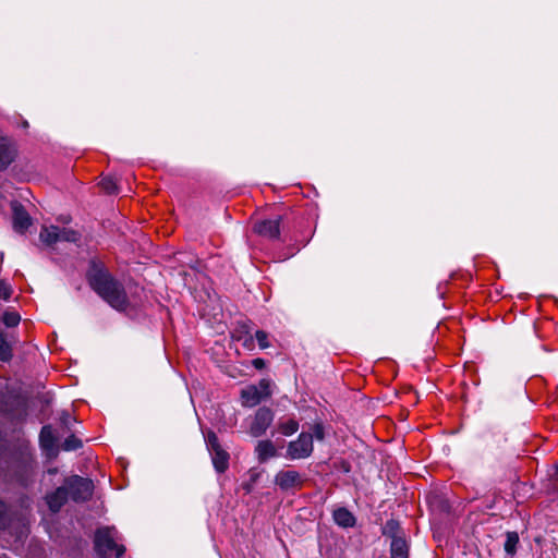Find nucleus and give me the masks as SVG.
<instances>
[{
    "mask_svg": "<svg viewBox=\"0 0 558 558\" xmlns=\"http://www.w3.org/2000/svg\"><path fill=\"white\" fill-rule=\"evenodd\" d=\"M11 514L9 507L0 501V530H4L10 525Z\"/></svg>",
    "mask_w": 558,
    "mask_h": 558,
    "instance_id": "24",
    "label": "nucleus"
},
{
    "mask_svg": "<svg viewBox=\"0 0 558 558\" xmlns=\"http://www.w3.org/2000/svg\"><path fill=\"white\" fill-rule=\"evenodd\" d=\"M519 544V535L517 532H507L506 533V542H505V550L509 555H514L517 551V546Z\"/></svg>",
    "mask_w": 558,
    "mask_h": 558,
    "instance_id": "22",
    "label": "nucleus"
},
{
    "mask_svg": "<svg viewBox=\"0 0 558 558\" xmlns=\"http://www.w3.org/2000/svg\"><path fill=\"white\" fill-rule=\"evenodd\" d=\"M253 229L263 238L277 240L280 235V218L258 220L254 223Z\"/></svg>",
    "mask_w": 558,
    "mask_h": 558,
    "instance_id": "8",
    "label": "nucleus"
},
{
    "mask_svg": "<svg viewBox=\"0 0 558 558\" xmlns=\"http://www.w3.org/2000/svg\"><path fill=\"white\" fill-rule=\"evenodd\" d=\"M11 210L14 229L21 232L25 231L32 225V219L25 207L20 202L13 201Z\"/></svg>",
    "mask_w": 558,
    "mask_h": 558,
    "instance_id": "9",
    "label": "nucleus"
},
{
    "mask_svg": "<svg viewBox=\"0 0 558 558\" xmlns=\"http://www.w3.org/2000/svg\"><path fill=\"white\" fill-rule=\"evenodd\" d=\"M116 529L109 526L101 527L96 531L94 539L95 550L102 558H106L112 551L116 553V558L123 557L125 547L116 543Z\"/></svg>",
    "mask_w": 558,
    "mask_h": 558,
    "instance_id": "2",
    "label": "nucleus"
},
{
    "mask_svg": "<svg viewBox=\"0 0 558 558\" xmlns=\"http://www.w3.org/2000/svg\"><path fill=\"white\" fill-rule=\"evenodd\" d=\"M313 435L303 432L299 435L298 439L288 444L286 458L290 460L306 459L313 453Z\"/></svg>",
    "mask_w": 558,
    "mask_h": 558,
    "instance_id": "5",
    "label": "nucleus"
},
{
    "mask_svg": "<svg viewBox=\"0 0 558 558\" xmlns=\"http://www.w3.org/2000/svg\"><path fill=\"white\" fill-rule=\"evenodd\" d=\"M241 399L242 404L246 408H253L264 400L262 393H259V388L253 385L242 389Z\"/></svg>",
    "mask_w": 558,
    "mask_h": 558,
    "instance_id": "13",
    "label": "nucleus"
},
{
    "mask_svg": "<svg viewBox=\"0 0 558 558\" xmlns=\"http://www.w3.org/2000/svg\"><path fill=\"white\" fill-rule=\"evenodd\" d=\"M12 294V289L9 284H7L4 281L0 280V298L3 300H9Z\"/></svg>",
    "mask_w": 558,
    "mask_h": 558,
    "instance_id": "29",
    "label": "nucleus"
},
{
    "mask_svg": "<svg viewBox=\"0 0 558 558\" xmlns=\"http://www.w3.org/2000/svg\"><path fill=\"white\" fill-rule=\"evenodd\" d=\"M259 393H262L263 399H267L271 396L270 381L268 379H260L258 383Z\"/></svg>",
    "mask_w": 558,
    "mask_h": 558,
    "instance_id": "27",
    "label": "nucleus"
},
{
    "mask_svg": "<svg viewBox=\"0 0 558 558\" xmlns=\"http://www.w3.org/2000/svg\"><path fill=\"white\" fill-rule=\"evenodd\" d=\"M383 534L391 537V541L396 538H404L399 522L392 519L388 520L384 525Z\"/></svg>",
    "mask_w": 558,
    "mask_h": 558,
    "instance_id": "19",
    "label": "nucleus"
},
{
    "mask_svg": "<svg viewBox=\"0 0 558 558\" xmlns=\"http://www.w3.org/2000/svg\"><path fill=\"white\" fill-rule=\"evenodd\" d=\"M69 494L64 484L47 496V504L52 512H58L66 502Z\"/></svg>",
    "mask_w": 558,
    "mask_h": 558,
    "instance_id": "12",
    "label": "nucleus"
},
{
    "mask_svg": "<svg viewBox=\"0 0 558 558\" xmlns=\"http://www.w3.org/2000/svg\"><path fill=\"white\" fill-rule=\"evenodd\" d=\"M255 454L259 463H265L271 458L278 456L276 445L270 439L259 440L255 446Z\"/></svg>",
    "mask_w": 558,
    "mask_h": 558,
    "instance_id": "10",
    "label": "nucleus"
},
{
    "mask_svg": "<svg viewBox=\"0 0 558 558\" xmlns=\"http://www.w3.org/2000/svg\"><path fill=\"white\" fill-rule=\"evenodd\" d=\"M313 437H315L316 439L318 440H323L324 437H325V430H324V426L323 424L320 423H316L314 426H313Z\"/></svg>",
    "mask_w": 558,
    "mask_h": 558,
    "instance_id": "30",
    "label": "nucleus"
},
{
    "mask_svg": "<svg viewBox=\"0 0 558 558\" xmlns=\"http://www.w3.org/2000/svg\"><path fill=\"white\" fill-rule=\"evenodd\" d=\"M40 446L46 451H56L57 439L51 426H44L39 435Z\"/></svg>",
    "mask_w": 558,
    "mask_h": 558,
    "instance_id": "15",
    "label": "nucleus"
},
{
    "mask_svg": "<svg viewBox=\"0 0 558 558\" xmlns=\"http://www.w3.org/2000/svg\"><path fill=\"white\" fill-rule=\"evenodd\" d=\"M274 482L281 490H300L304 486L305 477L295 470H281L275 475Z\"/></svg>",
    "mask_w": 558,
    "mask_h": 558,
    "instance_id": "7",
    "label": "nucleus"
},
{
    "mask_svg": "<svg viewBox=\"0 0 558 558\" xmlns=\"http://www.w3.org/2000/svg\"><path fill=\"white\" fill-rule=\"evenodd\" d=\"M89 287L110 306L124 311L129 306V298L123 284L97 260H92L86 274Z\"/></svg>",
    "mask_w": 558,
    "mask_h": 558,
    "instance_id": "1",
    "label": "nucleus"
},
{
    "mask_svg": "<svg viewBox=\"0 0 558 558\" xmlns=\"http://www.w3.org/2000/svg\"><path fill=\"white\" fill-rule=\"evenodd\" d=\"M69 497L75 502L88 500L94 490L93 481L78 475H72L64 481Z\"/></svg>",
    "mask_w": 558,
    "mask_h": 558,
    "instance_id": "3",
    "label": "nucleus"
},
{
    "mask_svg": "<svg viewBox=\"0 0 558 558\" xmlns=\"http://www.w3.org/2000/svg\"><path fill=\"white\" fill-rule=\"evenodd\" d=\"M335 522L342 527H352L355 524V517L347 508H338L332 513Z\"/></svg>",
    "mask_w": 558,
    "mask_h": 558,
    "instance_id": "14",
    "label": "nucleus"
},
{
    "mask_svg": "<svg viewBox=\"0 0 558 558\" xmlns=\"http://www.w3.org/2000/svg\"><path fill=\"white\" fill-rule=\"evenodd\" d=\"M274 417L275 414L271 409L267 407L259 408L252 417L248 434L255 438L263 436L271 425Z\"/></svg>",
    "mask_w": 558,
    "mask_h": 558,
    "instance_id": "6",
    "label": "nucleus"
},
{
    "mask_svg": "<svg viewBox=\"0 0 558 558\" xmlns=\"http://www.w3.org/2000/svg\"><path fill=\"white\" fill-rule=\"evenodd\" d=\"M81 235L77 231L69 228H60L58 227V242H77Z\"/></svg>",
    "mask_w": 558,
    "mask_h": 558,
    "instance_id": "20",
    "label": "nucleus"
},
{
    "mask_svg": "<svg viewBox=\"0 0 558 558\" xmlns=\"http://www.w3.org/2000/svg\"><path fill=\"white\" fill-rule=\"evenodd\" d=\"M391 558H409V546L405 538H396L390 545Z\"/></svg>",
    "mask_w": 558,
    "mask_h": 558,
    "instance_id": "16",
    "label": "nucleus"
},
{
    "mask_svg": "<svg viewBox=\"0 0 558 558\" xmlns=\"http://www.w3.org/2000/svg\"><path fill=\"white\" fill-rule=\"evenodd\" d=\"M12 359V348L5 335L0 331V361L8 362Z\"/></svg>",
    "mask_w": 558,
    "mask_h": 558,
    "instance_id": "21",
    "label": "nucleus"
},
{
    "mask_svg": "<svg viewBox=\"0 0 558 558\" xmlns=\"http://www.w3.org/2000/svg\"><path fill=\"white\" fill-rule=\"evenodd\" d=\"M82 447V441L76 436H69L62 444V449L65 451L76 450Z\"/></svg>",
    "mask_w": 558,
    "mask_h": 558,
    "instance_id": "25",
    "label": "nucleus"
},
{
    "mask_svg": "<svg viewBox=\"0 0 558 558\" xmlns=\"http://www.w3.org/2000/svg\"><path fill=\"white\" fill-rule=\"evenodd\" d=\"M15 157V148L12 141L0 136V170L5 169Z\"/></svg>",
    "mask_w": 558,
    "mask_h": 558,
    "instance_id": "11",
    "label": "nucleus"
},
{
    "mask_svg": "<svg viewBox=\"0 0 558 558\" xmlns=\"http://www.w3.org/2000/svg\"><path fill=\"white\" fill-rule=\"evenodd\" d=\"M299 429V422L294 418L279 420L277 430L283 436H291Z\"/></svg>",
    "mask_w": 558,
    "mask_h": 558,
    "instance_id": "18",
    "label": "nucleus"
},
{
    "mask_svg": "<svg viewBox=\"0 0 558 558\" xmlns=\"http://www.w3.org/2000/svg\"><path fill=\"white\" fill-rule=\"evenodd\" d=\"M207 448L211 454L215 470L225 473L229 468L230 454L222 448L215 432L208 430L205 435Z\"/></svg>",
    "mask_w": 558,
    "mask_h": 558,
    "instance_id": "4",
    "label": "nucleus"
},
{
    "mask_svg": "<svg viewBox=\"0 0 558 558\" xmlns=\"http://www.w3.org/2000/svg\"><path fill=\"white\" fill-rule=\"evenodd\" d=\"M5 448V440L4 438L2 437V435L0 434V454L2 453V451L4 450Z\"/></svg>",
    "mask_w": 558,
    "mask_h": 558,
    "instance_id": "32",
    "label": "nucleus"
},
{
    "mask_svg": "<svg viewBox=\"0 0 558 558\" xmlns=\"http://www.w3.org/2000/svg\"><path fill=\"white\" fill-rule=\"evenodd\" d=\"M248 341H250V344H247V347H250L251 344H253V339H252V338H250V339H248Z\"/></svg>",
    "mask_w": 558,
    "mask_h": 558,
    "instance_id": "33",
    "label": "nucleus"
},
{
    "mask_svg": "<svg viewBox=\"0 0 558 558\" xmlns=\"http://www.w3.org/2000/svg\"><path fill=\"white\" fill-rule=\"evenodd\" d=\"M99 185L102 191L107 194H116L118 193V184L117 181L111 177H105L100 180Z\"/></svg>",
    "mask_w": 558,
    "mask_h": 558,
    "instance_id": "23",
    "label": "nucleus"
},
{
    "mask_svg": "<svg viewBox=\"0 0 558 558\" xmlns=\"http://www.w3.org/2000/svg\"><path fill=\"white\" fill-rule=\"evenodd\" d=\"M255 338L260 349H267L270 347V343L268 341V333L266 331L257 330L255 333Z\"/></svg>",
    "mask_w": 558,
    "mask_h": 558,
    "instance_id": "28",
    "label": "nucleus"
},
{
    "mask_svg": "<svg viewBox=\"0 0 558 558\" xmlns=\"http://www.w3.org/2000/svg\"><path fill=\"white\" fill-rule=\"evenodd\" d=\"M21 316L17 312H5L3 314V323L7 327H15L19 325Z\"/></svg>",
    "mask_w": 558,
    "mask_h": 558,
    "instance_id": "26",
    "label": "nucleus"
},
{
    "mask_svg": "<svg viewBox=\"0 0 558 558\" xmlns=\"http://www.w3.org/2000/svg\"><path fill=\"white\" fill-rule=\"evenodd\" d=\"M252 365L256 368V369H263L265 366H266V362L264 359H260V357H257V359H254L252 361Z\"/></svg>",
    "mask_w": 558,
    "mask_h": 558,
    "instance_id": "31",
    "label": "nucleus"
},
{
    "mask_svg": "<svg viewBox=\"0 0 558 558\" xmlns=\"http://www.w3.org/2000/svg\"><path fill=\"white\" fill-rule=\"evenodd\" d=\"M39 239L48 246H52L58 242V227L49 226L43 227L39 233Z\"/></svg>",
    "mask_w": 558,
    "mask_h": 558,
    "instance_id": "17",
    "label": "nucleus"
}]
</instances>
